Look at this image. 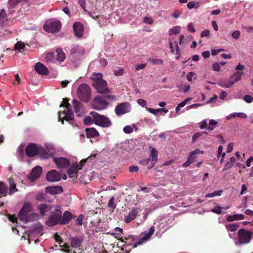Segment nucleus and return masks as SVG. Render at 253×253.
Instances as JSON below:
<instances>
[{"instance_id": "nucleus-1", "label": "nucleus", "mask_w": 253, "mask_h": 253, "mask_svg": "<svg viewBox=\"0 0 253 253\" xmlns=\"http://www.w3.org/2000/svg\"><path fill=\"white\" fill-rule=\"evenodd\" d=\"M93 75L92 85L97 90V92L101 94H108L110 93V89L108 87L107 82L102 79V74L101 73H94Z\"/></svg>"}, {"instance_id": "nucleus-2", "label": "nucleus", "mask_w": 253, "mask_h": 253, "mask_svg": "<svg viewBox=\"0 0 253 253\" xmlns=\"http://www.w3.org/2000/svg\"><path fill=\"white\" fill-rule=\"evenodd\" d=\"M90 115L94 119V123L102 127H109L112 125L111 120L107 117L92 111Z\"/></svg>"}, {"instance_id": "nucleus-3", "label": "nucleus", "mask_w": 253, "mask_h": 253, "mask_svg": "<svg viewBox=\"0 0 253 253\" xmlns=\"http://www.w3.org/2000/svg\"><path fill=\"white\" fill-rule=\"evenodd\" d=\"M77 94L82 101L89 102L91 95V90L89 85L86 84H81L78 88Z\"/></svg>"}, {"instance_id": "nucleus-4", "label": "nucleus", "mask_w": 253, "mask_h": 253, "mask_svg": "<svg viewBox=\"0 0 253 253\" xmlns=\"http://www.w3.org/2000/svg\"><path fill=\"white\" fill-rule=\"evenodd\" d=\"M238 241L240 244H246L250 242L253 233L249 230L241 228L238 232Z\"/></svg>"}, {"instance_id": "nucleus-5", "label": "nucleus", "mask_w": 253, "mask_h": 253, "mask_svg": "<svg viewBox=\"0 0 253 253\" xmlns=\"http://www.w3.org/2000/svg\"><path fill=\"white\" fill-rule=\"evenodd\" d=\"M61 23L59 20H50L46 21L44 25V30L51 33L58 32L61 28Z\"/></svg>"}, {"instance_id": "nucleus-6", "label": "nucleus", "mask_w": 253, "mask_h": 253, "mask_svg": "<svg viewBox=\"0 0 253 253\" xmlns=\"http://www.w3.org/2000/svg\"><path fill=\"white\" fill-rule=\"evenodd\" d=\"M61 214L62 211L59 209H56L55 212L49 216L48 219L46 221L47 225L50 227L55 226L57 224H60L61 219Z\"/></svg>"}, {"instance_id": "nucleus-7", "label": "nucleus", "mask_w": 253, "mask_h": 253, "mask_svg": "<svg viewBox=\"0 0 253 253\" xmlns=\"http://www.w3.org/2000/svg\"><path fill=\"white\" fill-rule=\"evenodd\" d=\"M32 205L30 203H26L23 204L22 208L18 212V217L20 220L24 221L30 212L33 211Z\"/></svg>"}, {"instance_id": "nucleus-8", "label": "nucleus", "mask_w": 253, "mask_h": 253, "mask_svg": "<svg viewBox=\"0 0 253 253\" xmlns=\"http://www.w3.org/2000/svg\"><path fill=\"white\" fill-rule=\"evenodd\" d=\"M109 103L107 102L103 95H97L93 99V108L98 110L105 109Z\"/></svg>"}, {"instance_id": "nucleus-9", "label": "nucleus", "mask_w": 253, "mask_h": 253, "mask_svg": "<svg viewBox=\"0 0 253 253\" xmlns=\"http://www.w3.org/2000/svg\"><path fill=\"white\" fill-rule=\"evenodd\" d=\"M155 231V228L153 226L151 227L149 231H145L141 233L140 236L141 238L135 242V244L134 245V248H136L137 245H141L143 242L148 241L150 239L151 236L153 235Z\"/></svg>"}, {"instance_id": "nucleus-10", "label": "nucleus", "mask_w": 253, "mask_h": 253, "mask_svg": "<svg viewBox=\"0 0 253 253\" xmlns=\"http://www.w3.org/2000/svg\"><path fill=\"white\" fill-rule=\"evenodd\" d=\"M38 146L35 143L29 144L25 148V153L28 157H33L38 155Z\"/></svg>"}, {"instance_id": "nucleus-11", "label": "nucleus", "mask_w": 253, "mask_h": 253, "mask_svg": "<svg viewBox=\"0 0 253 253\" xmlns=\"http://www.w3.org/2000/svg\"><path fill=\"white\" fill-rule=\"evenodd\" d=\"M130 111V105L127 102L118 104L115 108V111L118 116L125 114Z\"/></svg>"}, {"instance_id": "nucleus-12", "label": "nucleus", "mask_w": 253, "mask_h": 253, "mask_svg": "<svg viewBox=\"0 0 253 253\" xmlns=\"http://www.w3.org/2000/svg\"><path fill=\"white\" fill-rule=\"evenodd\" d=\"M85 50L83 47L79 45H75L71 49L70 54L72 56H75L77 58H79L83 56Z\"/></svg>"}, {"instance_id": "nucleus-13", "label": "nucleus", "mask_w": 253, "mask_h": 253, "mask_svg": "<svg viewBox=\"0 0 253 253\" xmlns=\"http://www.w3.org/2000/svg\"><path fill=\"white\" fill-rule=\"evenodd\" d=\"M42 170V169L41 167L39 166L35 167L28 175V179L31 181H34L40 176Z\"/></svg>"}, {"instance_id": "nucleus-14", "label": "nucleus", "mask_w": 253, "mask_h": 253, "mask_svg": "<svg viewBox=\"0 0 253 253\" xmlns=\"http://www.w3.org/2000/svg\"><path fill=\"white\" fill-rule=\"evenodd\" d=\"M46 178L49 182L59 181L61 179L59 173L55 169H52L46 173Z\"/></svg>"}, {"instance_id": "nucleus-15", "label": "nucleus", "mask_w": 253, "mask_h": 253, "mask_svg": "<svg viewBox=\"0 0 253 253\" xmlns=\"http://www.w3.org/2000/svg\"><path fill=\"white\" fill-rule=\"evenodd\" d=\"M53 161L57 165V167L61 169H65L68 167L70 164L68 159L63 157L55 158L53 159Z\"/></svg>"}, {"instance_id": "nucleus-16", "label": "nucleus", "mask_w": 253, "mask_h": 253, "mask_svg": "<svg viewBox=\"0 0 253 253\" xmlns=\"http://www.w3.org/2000/svg\"><path fill=\"white\" fill-rule=\"evenodd\" d=\"M119 240L121 241L124 244L123 245V247H126L128 246H133V248H134V245L135 244L134 241L136 240L135 236L132 235H128L127 237H126L124 238L121 237L119 239Z\"/></svg>"}, {"instance_id": "nucleus-17", "label": "nucleus", "mask_w": 253, "mask_h": 253, "mask_svg": "<svg viewBox=\"0 0 253 253\" xmlns=\"http://www.w3.org/2000/svg\"><path fill=\"white\" fill-rule=\"evenodd\" d=\"M74 111L78 117L82 116L84 115V109L81 102L76 100H73Z\"/></svg>"}, {"instance_id": "nucleus-18", "label": "nucleus", "mask_w": 253, "mask_h": 253, "mask_svg": "<svg viewBox=\"0 0 253 253\" xmlns=\"http://www.w3.org/2000/svg\"><path fill=\"white\" fill-rule=\"evenodd\" d=\"M73 29L75 35L79 38L83 36L84 33V27L83 24L79 22H76L73 24Z\"/></svg>"}, {"instance_id": "nucleus-19", "label": "nucleus", "mask_w": 253, "mask_h": 253, "mask_svg": "<svg viewBox=\"0 0 253 253\" xmlns=\"http://www.w3.org/2000/svg\"><path fill=\"white\" fill-rule=\"evenodd\" d=\"M35 69L39 74L46 75L48 73L47 68L42 63L38 62L36 64Z\"/></svg>"}, {"instance_id": "nucleus-20", "label": "nucleus", "mask_w": 253, "mask_h": 253, "mask_svg": "<svg viewBox=\"0 0 253 253\" xmlns=\"http://www.w3.org/2000/svg\"><path fill=\"white\" fill-rule=\"evenodd\" d=\"M73 218V214L70 211H66L62 217L61 214V219L60 224H67L69 223L70 221Z\"/></svg>"}, {"instance_id": "nucleus-21", "label": "nucleus", "mask_w": 253, "mask_h": 253, "mask_svg": "<svg viewBox=\"0 0 253 253\" xmlns=\"http://www.w3.org/2000/svg\"><path fill=\"white\" fill-rule=\"evenodd\" d=\"M87 138H90L99 136V132L94 127H88L85 130Z\"/></svg>"}, {"instance_id": "nucleus-22", "label": "nucleus", "mask_w": 253, "mask_h": 253, "mask_svg": "<svg viewBox=\"0 0 253 253\" xmlns=\"http://www.w3.org/2000/svg\"><path fill=\"white\" fill-rule=\"evenodd\" d=\"M63 191V188L61 186H56L53 187H47L46 191L50 194L56 195L57 194L61 193Z\"/></svg>"}, {"instance_id": "nucleus-23", "label": "nucleus", "mask_w": 253, "mask_h": 253, "mask_svg": "<svg viewBox=\"0 0 253 253\" xmlns=\"http://www.w3.org/2000/svg\"><path fill=\"white\" fill-rule=\"evenodd\" d=\"M71 245L72 248H77L82 245L83 240L77 237H72L70 238Z\"/></svg>"}, {"instance_id": "nucleus-24", "label": "nucleus", "mask_w": 253, "mask_h": 253, "mask_svg": "<svg viewBox=\"0 0 253 253\" xmlns=\"http://www.w3.org/2000/svg\"><path fill=\"white\" fill-rule=\"evenodd\" d=\"M137 214V211L135 209H132L128 214L125 216V221L126 223H128L134 220Z\"/></svg>"}, {"instance_id": "nucleus-25", "label": "nucleus", "mask_w": 253, "mask_h": 253, "mask_svg": "<svg viewBox=\"0 0 253 253\" xmlns=\"http://www.w3.org/2000/svg\"><path fill=\"white\" fill-rule=\"evenodd\" d=\"M40 218L39 215L35 212H31L26 217V219L23 221L25 223L33 222L37 220Z\"/></svg>"}, {"instance_id": "nucleus-26", "label": "nucleus", "mask_w": 253, "mask_h": 253, "mask_svg": "<svg viewBox=\"0 0 253 253\" xmlns=\"http://www.w3.org/2000/svg\"><path fill=\"white\" fill-rule=\"evenodd\" d=\"M244 219V215L242 214H235L234 215H227L226 219L228 222H231L234 220H240Z\"/></svg>"}, {"instance_id": "nucleus-27", "label": "nucleus", "mask_w": 253, "mask_h": 253, "mask_svg": "<svg viewBox=\"0 0 253 253\" xmlns=\"http://www.w3.org/2000/svg\"><path fill=\"white\" fill-rule=\"evenodd\" d=\"M243 75V72L237 71L232 76H231L230 80L231 81V83H233V85L235 83L241 80V77Z\"/></svg>"}, {"instance_id": "nucleus-28", "label": "nucleus", "mask_w": 253, "mask_h": 253, "mask_svg": "<svg viewBox=\"0 0 253 253\" xmlns=\"http://www.w3.org/2000/svg\"><path fill=\"white\" fill-rule=\"evenodd\" d=\"M65 116L63 117L62 119L60 118L59 119V121H61L62 124H64V121L68 122L70 124H73L74 122V114H65Z\"/></svg>"}, {"instance_id": "nucleus-29", "label": "nucleus", "mask_w": 253, "mask_h": 253, "mask_svg": "<svg viewBox=\"0 0 253 253\" xmlns=\"http://www.w3.org/2000/svg\"><path fill=\"white\" fill-rule=\"evenodd\" d=\"M27 0H9L8 8H14L18 4L26 2Z\"/></svg>"}, {"instance_id": "nucleus-30", "label": "nucleus", "mask_w": 253, "mask_h": 253, "mask_svg": "<svg viewBox=\"0 0 253 253\" xmlns=\"http://www.w3.org/2000/svg\"><path fill=\"white\" fill-rule=\"evenodd\" d=\"M8 192L7 186L3 182L0 181V197L6 196Z\"/></svg>"}, {"instance_id": "nucleus-31", "label": "nucleus", "mask_w": 253, "mask_h": 253, "mask_svg": "<svg viewBox=\"0 0 253 253\" xmlns=\"http://www.w3.org/2000/svg\"><path fill=\"white\" fill-rule=\"evenodd\" d=\"M203 151H201L199 149H196L190 153L189 157L188 158L187 160H189V162H190V164H191L192 163L195 162L196 158L195 155L198 154L199 153L203 154Z\"/></svg>"}, {"instance_id": "nucleus-32", "label": "nucleus", "mask_w": 253, "mask_h": 253, "mask_svg": "<svg viewBox=\"0 0 253 253\" xmlns=\"http://www.w3.org/2000/svg\"><path fill=\"white\" fill-rule=\"evenodd\" d=\"M218 85L223 87L229 88L233 85V83H231L230 80H219Z\"/></svg>"}, {"instance_id": "nucleus-33", "label": "nucleus", "mask_w": 253, "mask_h": 253, "mask_svg": "<svg viewBox=\"0 0 253 253\" xmlns=\"http://www.w3.org/2000/svg\"><path fill=\"white\" fill-rule=\"evenodd\" d=\"M9 194L11 195L13 193L17 191V189L16 188V185L15 183L14 180L12 178H9Z\"/></svg>"}, {"instance_id": "nucleus-34", "label": "nucleus", "mask_w": 253, "mask_h": 253, "mask_svg": "<svg viewBox=\"0 0 253 253\" xmlns=\"http://www.w3.org/2000/svg\"><path fill=\"white\" fill-rule=\"evenodd\" d=\"M38 154L43 159H47L49 157V154L47 152L46 150L42 147H38Z\"/></svg>"}, {"instance_id": "nucleus-35", "label": "nucleus", "mask_w": 253, "mask_h": 253, "mask_svg": "<svg viewBox=\"0 0 253 253\" xmlns=\"http://www.w3.org/2000/svg\"><path fill=\"white\" fill-rule=\"evenodd\" d=\"M7 21L5 11L4 9L0 10V25H2Z\"/></svg>"}, {"instance_id": "nucleus-36", "label": "nucleus", "mask_w": 253, "mask_h": 253, "mask_svg": "<svg viewBox=\"0 0 253 253\" xmlns=\"http://www.w3.org/2000/svg\"><path fill=\"white\" fill-rule=\"evenodd\" d=\"M78 169H75L74 166H73V165H72V166L71 167H70L68 171H67V173L69 175V176L70 177V178H74V177H76L77 178V171Z\"/></svg>"}, {"instance_id": "nucleus-37", "label": "nucleus", "mask_w": 253, "mask_h": 253, "mask_svg": "<svg viewBox=\"0 0 253 253\" xmlns=\"http://www.w3.org/2000/svg\"><path fill=\"white\" fill-rule=\"evenodd\" d=\"M149 158H151L152 161L154 162H158V151L157 149L154 148H152Z\"/></svg>"}, {"instance_id": "nucleus-38", "label": "nucleus", "mask_w": 253, "mask_h": 253, "mask_svg": "<svg viewBox=\"0 0 253 253\" xmlns=\"http://www.w3.org/2000/svg\"><path fill=\"white\" fill-rule=\"evenodd\" d=\"M43 230V226L40 224L35 225L31 227V231L33 233H41Z\"/></svg>"}, {"instance_id": "nucleus-39", "label": "nucleus", "mask_w": 253, "mask_h": 253, "mask_svg": "<svg viewBox=\"0 0 253 253\" xmlns=\"http://www.w3.org/2000/svg\"><path fill=\"white\" fill-rule=\"evenodd\" d=\"M89 159V157L86 159L82 160L79 163H75L73 164V166L75 169H78V170L81 169L83 166L86 163L87 160Z\"/></svg>"}, {"instance_id": "nucleus-40", "label": "nucleus", "mask_w": 253, "mask_h": 253, "mask_svg": "<svg viewBox=\"0 0 253 253\" xmlns=\"http://www.w3.org/2000/svg\"><path fill=\"white\" fill-rule=\"evenodd\" d=\"M226 228L229 232H235L238 229V225L236 224H227Z\"/></svg>"}, {"instance_id": "nucleus-41", "label": "nucleus", "mask_w": 253, "mask_h": 253, "mask_svg": "<svg viewBox=\"0 0 253 253\" xmlns=\"http://www.w3.org/2000/svg\"><path fill=\"white\" fill-rule=\"evenodd\" d=\"M222 192V190L215 191L213 193H208L207 195H206L205 198H212L215 196H219L221 195Z\"/></svg>"}, {"instance_id": "nucleus-42", "label": "nucleus", "mask_w": 253, "mask_h": 253, "mask_svg": "<svg viewBox=\"0 0 253 253\" xmlns=\"http://www.w3.org/2000/svg\"><path fill=\"white\" fill-rule=\"evenodd\" d=\"M47 208V206L45 204H41L38 206V209L39 210L40 214L42 216H44Z\"/></svg>"}, {"instance_id": "nucleus-43", "label": "nucleus", "mask_w": 253, "mask_h": 253, "mask_svg": "<svg viewBox=\"0 0 253 253\" xmlns=\"http://www.w3.org/2000/svg\"><path fill=\"white\" fill-rule=\"evenodd\" d=\"M180 27L179 26H174L169 30V35L177 34L180 32Z\"/></svg>"}, {"instance_id": "nucleus-44", "label": "nucleus", "mask_w": 253, "mask_h": 253, "mask_svg": "<svg viewBox=\"0 0 253 253\" xmlns=\"http://www.w3.org/2000/svg\"><path fill=\"white\" fill-rule=\"evenodd\" d=\"M203 134H208V133L206 131H202V132H197L195 133L192 137V142L194 143L196 140Z\"/></svg>"}, {"instance_id": "nucleus-45", "label": "nucleus", "mask_w": 253, "mask_h": 253, "mask_svg": "<svg viewBox=\"0 0 253 253\" xmlns=\"http://www.w3.org/2000/svg\"><path fill=\"white\" fill-rule=\"evenodd\" d=\"M65 58V55L64 53L61 51L57 52L56 59L57 60L62 62Z\"/></svg>"}, {"instance_id": "nucleus-46", "label": "nucleus", "mask_w": 253, "mask_h": 253, "mask_svg": "<svg viewBox=\"0 0 253 253\" xmlns=\"http://www.w3.org/2000/svg\"><path fill=\"white\" fill-rule=\"evenodd\" d=\"M84 123L85 125H89L94 123V119L91 117H86L84 120Z\"/></svg>"}, {"instance_id": "nucleus-47", "label": "nucleus", "mask_w": 253, "mask_h": 253, "mask_svg": "<svg viewBox=\"0 0 253 253\" xmlns=\"http://www.w3.org/2000/svg\"><path fill=\"white\" fill-rule=\"evenodd\" d=\"M114 198L113 197L109 200L108 204V207L109 208H110V209H111L113 211H114L116 208V205L114 203Z\"/></svg>"}, {"instance_id": "nucleus-48", "label": "nucleus", "mask_w": 253, "mask_h": 253, "mask_svg": "<svg viewBox=\"0 0 253 253\" xmlns=\"http://www.w3.org/2000/svg\"><path fill=\"white\" fill-rule=\"evenodd\" d=\"M25 47V45L24 43L18 42H17L14 45V48L16 50H20V49H24Z\"/></svg>"}, {"instance_id": "nucleus-49", "label": "nucleus", "mask_w": 253, "mask_h": 253, "mask_svg": "<svg viewBox=\"0 0 253 253\" xmlns=\"http://www.w3.org/2000/svg\"><path fill=\"white\" fill-rule=\"evenodd\" d=\"M187 7L189 9H192L193 8H197L199 7L198 3H196L194 1H190L187 3Z\"/></svg>"}, {"instance_id": "nucleus-50", "label": "nucleus", "mask_w": 253, "mask_h": 253, "mask_svg": "<svg viewBox=\"0 0 253 253\" xmlns=\"http://www.w3.org/2000/svg\"><path fill=\"white\" fill-rule=\"evenodd\" d=\"M231 115L233 117H239L242 119H245L247 118V116L245 113H232Z\"/></svg>"}, {"instance_id": "nucleus-51", "label": "nucleus", "mask_w": 253, "mask_h": 253, "mask_svg": "<svg viewBox=\"0 0 253 253\" xmlns=\"http://www.w3.org/2000/svg\"><path fill=\"white\" fill-rule=\"evenodd\" d=\"M84 216L83 214H80L78 216L76 221V224L81 226L83 224V220L84 219Z\"/></svg>"}, {"instance_id": "nucleus-52", "label": "nucleus", "mask_w": 253, "mask_h": 253, "mask_svg": "<svg viewBox=\"0 0 253 253\" xmlns=\"http://www.w3.org/2000/svg\"><path fill=\"white\" fill-rule=\"evenodd\" d=\"M103 96L104 97L105 100L107 102V101H112L113 100H115L116 99L115 96L113 95H103Z\"/></svg>"}, {"instance_id": "nucleus-53", "label": "nucleus", "mask_w": 253, "mask_h": 253, "mask_svg": "<svg viewBox=\"0 0 253 253\" xmlns=\"http://www.w3.org/2000/svg\"><path fill=\"white\" fill-rule=\"evenodd\" d=\"M69 102V99L68 98H64L63 99V104H61L60 106V107H66L67 109H68V108H69L70 105V104L68 103Z\"/></svg>"}, {"instance_id": "nucleus-54", "label": "nucleus", "mask_w": 253, "mask_h": 253, "mask_svg": "<svg viewBox=\"0 0 253 253\" xmlns=\"http://www.w3.org/2000/svg\"><path fill=\"white\" fill-rule=\"evenodd\" d=\"M221 207L219 206H217L215 207L213 209H212L211 211L214 213H217V214H220L221 213Z\"/></svg>"}, {"instance_id": "nucleus-55", "label": "nucleus", "mask_w": 253, "mask_h": 253, "mask_svg": "<svg viewBox=\"0 0 253 253\" xmlns=\"http://www.w3.org/2000/svg\"><path fill=\"white\" fill-rule=\"evenodd\" d=\"M123 130L125 133L129 134L133 131V128L129 126H126L124 127Z\"/></svg>"}, {"instance_id": "nucleus-56", "label": "nucleus", "mask_w": 253, "mask_h": 253, "mask_svg": "<svg viewBox=\"0 0 253 253\" xmlns=\"http://www.w3.org/2000/svg\"><path fill=\"white\" fill-rule=\"evenodd\" d=\"M149 61L155 64H163V60L161 59H150Z\"/></svg>"}, {"instance_id": "nucleus-57", "label": "nucleus", "mask_w": 253, "mask_h": 253, "mask_svg": "<svg viewBox=\"0 0 253 253\" xmlns=\"http://www.w3.org/2000/svg\"><path fill=\"white\" fill-rule=\"evenodd\" d=\"M240 35L241 32L240 31H235L232 33L231 36L233 38L237 40L240 38Z\"/></svg>"}, {"instance_id": "nucleus-58", "label": "nucleus", "mask_w": 253, "mask_h": 253, "mask_svg": "<svg viewBox=\"0 0 253 253\" xmlns=\"http://www.w3.org/2000/svg\"><path fill=\"white\" fill-rule=\"evenodd\" d=\"M146 110L149 111L150 113L156 115L158 113L160 112L159 109H153L151 108H146Z\"/></svg>"}, {"instance_id": "nucleus-59", "label": "nucleus", "mask_w": 253, "mask_h": 253, "mask_svg": "<svg viewBox=\"0 0 253 253\" xmlns=\"http://www.w3.org/2000/svg\"><path fill=\"white\" fill-rule=\"evenodd\" d=\"M151 160L150 158L144 159L140 160L139 162V164L142 165V166H146L150 163V161Z\"/></svg>"}, {"instance_id": "nucleus-60", "label": "nucleus", "mask_w": 253, "mask_h": 253, "mask_svg": "<svg viewBox=\"0 0 253 253\" xmlns=\"http://www.w3.org/2000/svg\"><path fill=\"white\" fill-rule=\"evenodd\" d=\"M244 100L247 103H250L253 101V97L250 95H245L244 96Z\"/></svg>"}, {"instance_id": "nucleus-61", "label": "nucleus", "mask_w": 253, "mask_h": 253, "mask_svg": "<svg viewBox=\"0 0 253 253\" xmlns=\"http://www.w3.org/2000/svg\"><path fill=\"white\" fill-rule=\"evenodd\" d=\"M143 21L144 23L152 24L153 22V20L151 18L145 16L144 17Z\"/></svg>"}, {"instance_id": "nucleus-62", "label": "nucleus", "mask_w": 253, "mask_h": 253, "mask_svg": "<svg viewBox=\"0 0 253 253\" xmlns=\"http://www.w3.org/2000/svg\"><path fill=\"white\" fill-rule=\"evenodd\" d=\"M212 69L217 72L220 71V64L218 63H214L212 65Z\"/></svg>"}, {"instance_id": "nucleus-63", "label": "nucleus", "mask_w": 253, "mask_h": 253, "mask_svg": "<svg viewBox=\"0 0 253 253\" xmlns=\"http://www.w3.org/2000/svg\"><path fill=\"white\" fill-rule=\"evenodd\" d=\"M8 219L12 223L17 222V218L14 215H8Z\"/></svg>"}, {"instance_id": "nucleus-64", "label": "nucleus", "mask_w": 253, "mask_h": 253, "mask_svg": "<svg viewBox=\"0 0 253 253\" xmlns=\"http://www.w3.org/2000/svg\"><path fill=\"white\" fill-rule=\"evenodd\" d=\"M138 104H139L140 105H141L142 107H144L147 104V102L142 99H139L137 101Z\"/></svg>"}]
</instances>
